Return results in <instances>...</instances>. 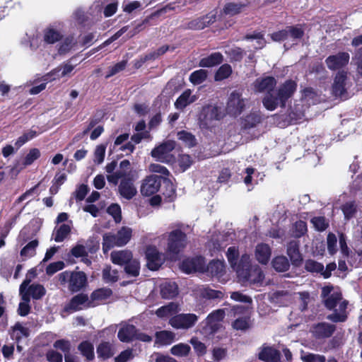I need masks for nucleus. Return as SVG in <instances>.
<instances>
[{"label":"nucleus","mask_w":362,"mask_h":362,"mask_svg":"<svg viewBox=\"0 0 362 362\" xmlns=\"http://www.w3.org/2000/svg\"><path fill=\"white\" fill-rule=\"evenodd\" d=\"M321 297L325 307L330 311L327 319L332 322H344L347 320L349 311V301L342 296L341 291L332 286L322 288Z\"/></svg>","instance_id":"nucleus-1"},{"label":"nucleus","mask_w":362,"mask_h":362,"mask_svg":"<svg viewBox=\"0 0 362 362\" xmlns=\"http://www.w3.org/2000/svg\"><path fill=\"white\" fill-rule=\"evenodd\" d=\"M107 180L115 185H117L120 180L118 193L127 200L132 199L137 194V189L134 185L135 179L131 173H127L124 170H117L115 173L108 175Z\"/></svg>","instance_id":"nucleus-2"},{"label":"nucleus","mask_w":362,"mask_h":362,"mask_svg":"<svg viewBox=\"0 0 362 362\" xmlns=\"http://www.w3.org/2000/svg\"><path fill=\"white\" fill-rule=\"evenodd\" d=\"M243 267L238 269L237 275L242 283L262 286L264 284V275L257 265L250 264V256L243 255L241 257Z\"/></svg>","instance_id":"nucleus-3"},{"label":"nucleus","mask_w":362,"mask_h":362,"mask_svg":"<svg viewBox=\"0 0 362 362\" xmlns=\"http://www.w3.org/2000/svg\"><path fill=\"white\" fill-rule=\"evenodd\" d=\"M110 257L112 263L124 267L128 275L137 276L139 274L140 262L133 257L131 251L127 250L113 251L111 252Z\"/></svg>","instance_id":"nucleus-4"},{"label":"nucleus","mask_w":362,"mask_h":362,"mask_svg":"<svg viewBox=\"0 0 362 362\" xmlns=\"http://www.w3.org/2000/svg\"><path fill=\"white\" fill-rule=\"evenodd\" d=\"M132 230L130 228L123 226L117 234L107 233L103 235V250L107 252L115 246L121 247L125 245L132 238Z\"/></svg>","instance_id":"nucleus-5"},{"label":"nucleus","mask_w":362,"mask_h":362,"mask_svg":"<svg viewBox=\"0 0 362 362\" xmlns=\"http://www.w3.org/2000/svg\"><path fill=\"white\" fill-rule=\"evenodd\" d=\"M223 117L224 113L221 107L215 105H205L202 107L199 117L200 126L202 128L212 127Z\"/></svg>","instance_id":"nucleus-6"},{"label":"nucleus","mask_w":362,"mask_h":362,"mask_svg":"<svg viewBox=\"0 0 362 362\" xmlns=\"http://www.w3.org/2000/svg\"><path fill=\"white\" fill-rule=\"evenodd\" d=\"M175 148L173 141L168 140L152 149L151 156L157 161L167 164L173 163L175 156L173 151Z\"/></svg>","instance_id":"nucleus-7"},{"label":"nucleus","mask_w":362,"mask_h":362,"mask_svg":"<svg viewBox=\"0 0 362 362\" xmlns=\"http://www.w3.org/2000/svg\"><path fill=\"white\" fill-rule=\"evenodd\" d=\"M59 280L61 284H64L67 281L69 282V288L72 292H76L85 286L87 277L83 272H64L59 274Z\"/></svg>","instance_id":"nucleus-8"},{"label":"nucleus","mask_w":362,"mask_h":362,"mask_svg":"<svg viewBox=\"0 0 362 362\" xmlns=\"http://www.w3.org/2000/svg\"><path fill=\"white\" fill-rule=\"evenodd\" d=\"M198 316L193 313L176 314L169 319V325L177 329H188L197 322Z\"/></svg>","instance_id":"nucleus-9"},{"label":"nucleus","mask_w":362,"mask_h":362,"mask_svg":"<svg viewBox=\"0 0 362 362\" xmlns=\"http://www.w3.org/2000/svg\"><path fill=\"white\" fill-rule=\"evenodd\" d=\"M186 245V235L181 230H175L170 233L168 243V251L170 254H178Z\"/></svg>","instance_id":"nucleus-10"},{"label":"nucleus","mask_w":362,"mask_h":362,"mask_svg":"<svg viewBox=\"0 0 362 362\" xmlns=\"http://www.w3.org/2000/svg\"><path fill=\"white\" fill-rule=\"evenodd\" d=\"M245 107V100L238 91H233L228 100L226 112L232 116L239 115Z\"/></svg>","instance_id":"nucleus-11"},{"label":"nucleus","mask_w":362,"mask_h":362,"mask_svg":"<svg viewBox=\"0 0 362 362\" xmlns=\"http://www.w3.org/2000/svg\"><path fill=\"white\" fill-rule=\"evenodd\" d=\"M160 187V176L151 175L143 180L141 193L144 196H151L156 193Z\"/></svg>","instance_id":"nucleus-12"},{"label":"nucleus","mask_w":362,"mask_h":362,"mask_svg":"<svg viewBox=\"0 0 362 362\" xmlns=\"http://www.w3.org/2000/svg\"><path fill=\"white\" fill-rule=\"evenodd\" d=\"M349 54L341 52L336 54L329 56L326 59L325 63L329 69L334 71L346 66L349 64Z\"/></svg>","instance_id":"nucleus-13"},{"label":"nucleus","mask_w":362,"mask_h":362,"mask_svg":"<svg viewBox=\"0 0 362 362\" xmlns=\"http://www.w3.org/2000/svg\"><path fill=\"white\" fill-rule=\"evenodd\" d=\"M182 271L187 274L193 272H205V261L202 257H197L192 259H187L182 261L180 265Z\"/></svg>","instance_id":"nucleus-14"},{"label":"nucleus","mask_w":362,"mask_h":362,"mask_svg":"<svg viewBox=\"0 0 362 362\" xmlns=\"http://www.w3.org/2000/svg\"><path fill=\"white\" fill-rule=\"evenodd\" d=\"M147 266L151 270L158 269L163 264V255L155 247L149 246L146 250Z\"/></svg>","instance_id":"nucleus-15"},{"label":"nucleus","mask_w":362,"mask_h":362,"mask_svg":"<svg viewBox=\"0 0 362 362\" xmlns=\"http://www.w3.org/2000/svg\"><path fill=\"white\" fill-rule=\"evenodd\" d=\"M336 329V326L327 322H320L313 325L311 332L317 339L330 337Z\"/></svg>","instance_id":"nucleus-16"},{"label":"nucleus","mask_w":362,"mask_h":362,"mask_svg":"<svg viewBox=\"0 0 362 362\" xmlns=\"http://www.w3.org/2000/svg\"><path fill=\"white\" fill-rule=\"evenodd\" d=\"M276 81L274 78L267 76L264 78H259L254 82V89L258 93L272 92L276 86Z\"/></svg>","instance_id":"nucleus-17"},{"label":"nucleus","mask_w":362,"mask_h":362,"mask_svg":"<svg viewBox=\"0 0 362 362\" xmlns=\"http://www.w3.org/2000/svg\"><path fill=\"white\" fill-rule=\"evenodd\" d=\"M30 280L25 279L23 281V282L20 286V295L21 296L22 301L19 304L18 307V314L21 316H25L29 313L30 311V298L28 296V294L27 293H25V290L26 288H28Z\"/></svg>","instance_id":"nucleus-18"},{"label":"nucleus","mask_w":362,"mask_h":362,"mask_svg":"<svg viewBox=\"0 0 362 362\" xmlns=\"http://www.w3.org/2000/svg\"><path fill=\"white\" fill-rule=\"evenodd\" d=\"M346 72L339 71L334 79L332 93L336 97H343L346 93Z\"/></svg>","instance_id":"nucleus-19"},{"label":"nucleus","mask_w":362,"mask_h":362,"mask_svg":"<svg viewBox=\"0 0 362 362\" xmlns=\"http://www.w3.org/2000/svg\"><path fill=\"white\" fill-rule=\"evenodd\" d=\"M176 334L172 331L162 330L155 334V346L158 347L166 346L175 341Z\"/></svg>","instance_id":"nucleus-20"},{"label":"nucleus","mask_w":362,"mask_h":362,"mask_svg":"<svg viewBox=\"0 0 362 362\" xmlns=\"http://www.w3.org/2000/svg\"><path fill=\"white\" fill-rule=\"evenodd\" d=\"M180 310V305L177 303L171 302L168 304L161 306L156 311V315L160 319L171 318Z\"/></svg>","instance_id":"nucleus-21"},{"label":"nucleus","mask_w":362,"mask_h":362,"mask_svg":"<svg viewBox=\"0 0 362 362\" xmlns=\"http://www.w3.org/2000/svg\"><path fill=\"white\" fill-rule=\"evenodd\" d=\"M296 83L293 81H287L278 90L279 100L285 105L286 100L292 96L296 90Z\"/></svg>","instance_id":"nucleus-22"},{"label":"nucleus","mask_w":362,"mask_h":362,"mask_svg":"<svg viewBox=\"0 0 362 362\" xmlns=\"http://www.w3.org/2000/svg\"><path fill=\"white\" fill-rule=\"evenodd\" d=\"M225 317V310L223 309H218L211 313L205 319V324L208 326L211 332H215L218 329V325Z\"/></svg>","instance_id":"nucleus-23"},{"label":"nucleus","mask_w":362,"mask_h":362,"mask_svg":"<svg viewBox=\"0 0 362 362\" xmlns=\"http://www.w3.org/2000/svg\"><path fill=\"white\" fill-rule=\"evenodd\" d=\"M272 250L270 247L265 243L258 244L255 250L256 259L262 264H267L270 259Z\"/></svg>","instance_id":"nucleus-24"},{"label":"nucleus","mask_w":362,"mask_h":362,"mask_svg":"<svg viewBox=\"0 0 362 362\" xmlns=\"http://www.w3.org/2000/svg\"><path fill=\"white\" fill-rule=\"evenodd\" d=\"M89 306L88 297L83 293L74 296L66 307V310L76 311Z\"/></svg>","instance_id":"nucleus-25"},{"label":"nucleus","mask_w":362,"mask_h":362,"mask_svg":"<svg viewBox=\"0 0 362 362\" xmlns=\"http://www.w3.org/2000/svg\"><path fill=\"white\" fill-rule=\"evenodd\" d=\"M259 358L265 362H281L280 353L270 346L262 347L259 353Z\"/></svg>","instance_id":"nucleus-26"},{"label":"nucleus","mask_w":362,"mask_h":362,"mask_svg":"<svg viewBox=\"0 0 362 362\" xmlns=\"http://www.w3.org/2000/svg\"><path fill=\"white\" fill-rule=\"evenodd\" d=\"M287 254L289 256L292 263L296 266L299 265L303 259L299 252L298 241H291L287 247Z\"/></svg>","instance_id":"nucleus-27"},{"label":"nucleus","mask_w":362,"mask_h":362,"mask_svg":"<svg viewBox=\"0 0 362 362\" xmlns=\"http://www.w3.org/2000/svg\"><path fill=\"white\" fill-rule=\"evenodd\" d=\"M228 261L231 267L238 272V269L243 267L241 264V259L239 260V251L235 246L230 247L226 252Z\"/></svg>","instance_id":"nucleus-28"},{"label":"nucleus","mask_w":362,"mask_h":362,"mask_svg":"<svg viewBox=\"0 0 362 362\" xmlns=\"http://www.w3.org/2000/svg\"><path fill=\"white\" fill-rule=\"evenodd\" d=\"M160 295L163 298H173L178 293L177 286L173 281H165L160 284Z\"/></svg>","instance_id":"nucleus-29"},{"label":"nucleus","mask_w":362,"mask_h":362,"mask_svg":"<svg viewBox=\"0 0 362 362\" xmlns=\"http://www.w3.org/2000/svg\"><path fill=\"white\" fill-rule=\"evenodd\" d=\"M30 335V330L22 324L17 322L13 327L11 332V338L17 343H20L23 338H28Z\"/></svg>","instance_id":"nucleus-30"},{"label":"nucleus","mask_w":362,"mask_h":362,"mask_svg":"<svg viewBox=\"0 0 362 362\" xmlns=\"http://www.w3.org/2000/svg\"><path fill=\"white\" fill-rule=\"evenodd\" d=\"M196 95H192V92L189 89L185 90L182 95L177 99L175 105L177 109L182 110L188 105L197 100Z\"/></svg>","instance_id":"nucleus-31"},{"label":"nucleus","mask_w":362,"mask_h":362,"mask_svg":"<svg viewBox=\"0 0 362 362\" xmlns=\"http://www.w3.org/2000/svg\"><path fill=\"white\" fill-rule=\"evenodd\" d=\"M262 103L264 107L270 111L274 110L279 105L284 107L285 105L279 100L278 94L274 95L272 92L267 93L264 97Z\"/></svg>","instance_id":"nucleus-32"},{"label":"nucleus","mask_w":362,"mask_h":362,"mask_svg":"<svg viewBox=\"0 0 362 362\" xmlns=\"http://www.w3.org/2000/svg\"><path fill=\"white\" fill-rule=\"evenodd\" d=\"M115 352L114 345L110 342L104 341L97 347V354L99 358L107 359L112 357Z\"/></svg>","instance_id":"nucleus-33"},{"label":"nucleus","mask_w":362,"mask_h":362,"mask_svg":"<svg viewBox=\"0 0 362 362\" xmlns=\"http://www.w3.org/2000/svg\"><path fill=\"white\" fill-rule=\"evenodd\" d=\"M136 330V327L134 325H124L119 330L117 337L120 341L128 342L134 339Z\"/></svg>","instance_id":"nucleus-34"},{"label":"nucleus","mask_w":362,"mask_h":362,"mask_svg":"<svg viewBox=\"0 0 362 362\" xmlns=\"http://www.w3.org/2000/svg\"><path fill=\"white\" fill-rule=\"evenodd\" d=\"M223 61V56L219 52H215L210 56L203 58L199 62L202 67H211L221 64Z\"/></svg>","instance_id":"nucleus-35"},{"label":"nucleus","mask_w":362,"mask_h":362,"mask_svg":"<svg viewBox=\"0 0 362 362\" xmlns=\"http://www.w3.org/2000/svg\"><path fill=\"white\" fill-rule=\"evenodd\" d=\"M71 226L69 224L63 223L59 227H56L53 232V238L57 242H62L70 233Z\"/></svg>","instance_id":"nucleus-36"},{"label":"nucleus","mask_w":362,"mask_h":362,"mask_svg":"<svg viewBox=\"0 0 362 362\" xmlns=\"http://www.w3.org/2000/svg\"><path fill=\"white\" fill-rule=\"evenodd\" d=\"M191 347L187 344L179 343L173 346L170 350V354L177 357H186L189 355Z\"/></svg>","instance_id":"nucleus-37"},{"label":"nucleus","mask_w":362,"mask_h":362,"mask_svg":"<svg viewBox=\"0 0 362 362\" xmlns=\"http://www.w3.org/2000/svg\"><path fill=\"white\" fill-rule=\"evenodd\" d=\"M78 349L81 354L86 358L87 360L91 361L94 358V347L91 342L88 341H82L78 346Z\"/></svg>","instance_id":"nucleus-38"},{"label":"nucleus","mask_w":362,"mask_h":362,"mask_svg":"<svg viewBox=\"0 0 362 362\" xmlns=\"http://www.w3.org/2000/svg\"><path fill=\"white\" fill-rule=\"evenodd\" d=\"M74 69V66L66 63L55 69H54L50 74L52 76H54L53 79L59 78L68 76Z\"/></svg>","instance_id":"nucleus-39"},{"label":"nucleus","mask_w":362,"mask_h":362,"mask_svg":"<svg viewBox=\"0 0 362 362\" xmlns=\"http://www.w3.org/2000/svg\"><path fill=\"white\" fill-rule=\"evenodd\" d=\"M25 293L28 294L29 298L31 296L34 299H40L45 296V289L40 284H33L25 290Z\"/></svg>","instance_id":"nucleus-40"},{"label":"nucleus","mask_w":362,"mask_h":362,"mask_svg":"<svg viewBox=\"0 0 362 362\" xmlns=\"http://www.w3.org/2000/svg\"><path fill=\"white\" fill-rule=\"evenodd\" d=\"M288 33V42L291 41L292 44L296 43V40L302 38L304 30L300 26L286 27Z\"/></svg>","instance_id":"nucleus-41"},{"label":"nucleus","mask_w":362,"mask_h":362,"mask_svg":"<svg viewBox=\"0 0 362 362\" xmlns=\"http://www.w3.org/2000/svg\"><path fill=\"white\" fill-rule=\"evenodd\" d=\"M112 290L107 288H103L93 291L90 296L93 301L98 303L107 299L112 295Z\"/></svg>","instance_id":"nucleus-42"},{"label":"nucleus","mask_w":362,"mask_h":362,"mask_svg":"<svg viewBox=\"0 0 362 362\" xmlns=\"http://www.w3.org/2000/svg\"><path fill=\"white\" fill-rule=\"evenodd\" d=\"M224 263L221 260H213L205 267V271L209 272L213 276H218L223 273L224 270Z\"/></svg>","instance_id":"nucleus-43"},{"label":"nucleus","mask_w":362,"mask_h":362,"mask_svg":"<svg viewBox=\"0 0 362 362\" xmlns=\"http://www.w3.org/2000/svg\"><path fill=\"white\" fill-rule=\"evenodd\" d=\"M62 37V34L57 30L49 28L45 30L44 40L49 44H53L59 41Z\"/></svg>","instance_id":"nucleus-44"},{"label":"nucleus","mask_w":362,"mask_h":362,"mask_svg":"<svg viewBox=\"0 0 362 362\" xmlns=\"http://www.w3.org/2000/svg\"><path fill=\"white\" fill-rule=\"evenodd\" d=\"M272 265L274 269L279 272L288 270L290 267L288 260L284 256L275 257L272 261Z\"/></svg>","instance_id":"nucleus-45"},{"label":"nucleus","mask_w":362,"mask_h":362,"mask_svg":"<svg viewBox=\"0 0 362 362\" xmlns=\"http://www.w3.org/2000/svg\"><path fill=\"white\" fill-rule=\"evenodd\" d=\"M103 279L106 283H114L119 279V274L117 269H112L110 266H107L103 271Z\"/></svg>","instance_id":"nucleus-46"},{"label":"nucleus","mask_w":362,"mask_h":362,"mask_svg":"<svg viewBox=\"0 0 362 362\" xmlns=\"http://www.w3.org/2000/svg\"><path fill=\"white\" fill-rule=\"evenodd\" d=\"M215 21V15L209 14L206 16L192 22V27L202 30Z\"/></svg>","instance_id":"nucleus-47"},{"label":"nucleus","mask_w":362,"mask_h":362,"mask_svg":"<svg viewBox=\"0 0 362 362\" xmlns=\"http://www.w3.org/2000/svg\"><path fill=\"white\" fill-rule=\"evenodd\" d=\"M245 6L242 4L229 3L227 4L224 8V13L228 16H235L244 11Z\"/></svg>","instance_id":"nucleus-48"},{"label":"nucleus","mask_w":362,"mask_h":362,"mask_svg":"<svg viewBox=\"0 0 362 362\" xmlns=\"http://www.w3.org/2000/svg\"><path fill=\"white\" fill-rule=\"evenodd\" d=\"M208 72L204 69H199L192 72L189 76V81L194 85L203 83L207 78Z\"/></svg>","instance_id":"nucleus-49"},{"label":"nucleus","mask_w":362,"mask_h":362,"mask_svg":"<svg viewBox=\"0 0 362 362\" xmlns=\"http://www.w3.org/2000/svg\"><path fill=\"white\" fill-rule=\"evenodd\" d=\"M38 245L37 240H32L28 243L21 251V256L23 258H29L35 255V250Z\"/></svg>","instance_id":"nucleus-50"},{"label":"nucleus","mask_w":362,"mask_h":362,"mask_svg":"<svg viewBox=\"0 0 362 362\" xmlns=\"http://www.w3.org/2000/svg\"><path fill=\"white\" fill-rule=\"evenodd\" d=\"M76 44V41L74 40V37L69 36L66 37L59 47V54H64L69 52L75 47Z\"/></svg>","instance_id":"nucleus-51"},{"label":"nucleus","mask_w":362,"mask_h":362,"mask_svg":"<svg viewBox=\"0 0 362 362\" xmlns=\"http://www.w3.org/2000/svg\"><path fill=\"white\" fill-rule=\"evenodd\" d=\"M177 138L186 146L191 147L195 144V138L191 134L185 131H181L177 133Z\"/></svg>","instance_id":"nucleus-52"},{"label":"nucleus","mask_w":362,"mask_h":362,"mask_svg":"<svg viewBox=\"0 0 362 362\" xmlns=\"http://www.w3.org/2000/svg\"><path fill=\"white\" fill-rule=\"evenodd\" d=\"M232 73V69L228 64L222 65L215 74L216 81H222L227 78Z\"/></svg>","instance_id":"nucleus-53"},{"label":"nucleus","mask_w":362,"mask_h":362,"mask_svg":"<svg viewBox=\"0 0 362 362\" xmlns=\"http://www.w3.org/2000/svg\"><path fill=\"white\" fill-rule=\"evenodd\" d=\"M307 231V225L305 221H298L295 223L293 228V235L299 238Z\"/></svg>","instance_id":"nucleus-54"},{"label":"nucleus","mask_w":362,"mask_h":362,"mask_svg":"<svg viewBox=\"0 0 362 362\" xmlns=\"http://www.w3.org/2000/svg\"><path fill=\"white\" fill-rule=\"evenodd\" d=\"M107 213L112 216L116 223H119L122 220L121 207L117 204H111L107 209Z\"/></svg>","instance_id":"nucleus-55"},{"label":"nucleus","mask_w":362,"mask_h":362,"mask_svg":"<svg viewBox=\"0 0 362 362\" xmlns=\"http://www.w3.org/2000/svg\"><path fill=\"white\" fill-rule=\"evenodd\" d=\"M190 344L192 345L195 352L199 355L203 356L206 352V346L204 343L200 341L197 337H192L190 341Z\"/></svg>","instance_id":"nucleus-56"},{"label":"nucleus","mask_w":362,"mask_h":362,"mask_svg":"<svg viewBox=\"0 0 362 362\" xmlns=\"http://www.w3.org/2000/svg\"><path fill=\"white\" fill-rule=\"evenodd\" d=\"M53 346L55 349L61 350L62 352H64V356H66V354H69V352L71 350V343L68 340H65V339L57 340L54 343Z\"/></svg>","instance_id":"nucleus-57"},{"label":"nucleus","mask_w":362,"mask_h":362,"mask_svg":"<svg viewBox=\"0 0 362 362\" xmlns=\"http://www.w3.org/2000/svg\"><path fill=\"white\" fill-rule=\"evenodd\" d=\"M305 268L310 272H321L323 271L324 267L322 264L315 260L308 259L305 263Z\"/></svg>","instance_id":"nucleus-58"},{"label":"nucleus","mask_w":362,"mask_h":362,"mask_svg":"<svg viewBox=\"0 0 362 362\" xmlns=\"http://www.w3.org/2000/svg\"><path fill=\"white\" fill-rule=\"evenodd\" d=\"M337 239L334 234L329 233L327 238V250L330 255H334L337 251Z\"/></svg>","instance_id":"nucleus-59"},{"label":"nucleus","mask_w":362,"mask_h":362,"mask_svg":"<svg viewBox=\"0 0 362 362\" xmlns=\"http://www.w3.org/2000/svg\"><path fill=\"white\" fill-rule=\"evenodd\" d=\"M202 296L209 299L222 298L223 293L220 291L214 290L209 288H204L202 290Z\"/></svg>","instance_id":"nucleus-60"},{"label":"nucleus","mask_w":362,"mask_h":362,"mask_svg":"<svg viewBox=\"0 0 362 362\" xmlns=\"http://www.w3.org/2000/svg\"><path fill=\"white\" fill-rule=\"evenodd\" d=\"M245 38L247 40H256V42L253 45L255 49L262 48L266 44L263 35L259 33L247 35Z\"/></svg>","instance_id":"nucleus-61"},{"label":"nucleus","mask_w":362,"mask_h":362,"mask_svg":"<svg viewBox=\"0 0 362 362\" xmlns=\"http://www.w3.org/2000/svg\"><path fill=\"white\" fill-rule=\"evenodd\" d=\"M311 223L315 228L319 231L325 230L328 226V223L325 218L321 216L314 217L311 219Z\"/></svg>","instance_id":"nucleus-62"},{"label":"nucleus","mask_w":362,"mask_h":362,"mask_svg":"<svg viewBox=\"0 0 362 362\" xmlns=\"http://www.w3.org/2000/svg\"><path fill=\"white\" fill-rule=\"evenodd\" d=\"M352 62L356 66L357 72L362 76V47L356 51Z\"/></svg>","instance_id":"nucleus-63"},{"label":"nucleus","mask_w":362,"mask_h":362,"mask_svg":"<svg viewBox=\"0 0 362 362\" xmlns=\"http://www.w3.org/2000/svg\"><path fill=\"white\" fill-rule=\"evenodd\" d=\"M302 360L304 362H325L326 359L324 356L314 354H308L302 356Z\"/></svg>","instance_id":"nucleus-64"}]
</instances>
